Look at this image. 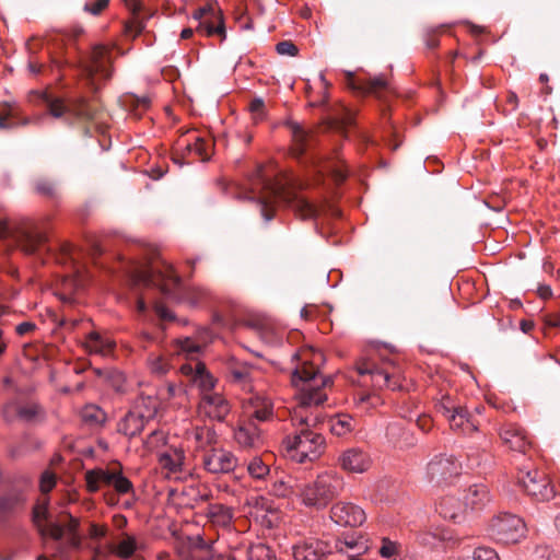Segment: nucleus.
Returning a JSON list of instances; mask_svg holds the SVG:
<instances>
[{
  "mask_svg": "<svg viewBox=\"0 0 560 560\" xmlns=\"http://www.w3.org/2000/svg\"><path fill=\"white\" fill-rule=\"evenodd\" d=\"M292 385L298 388V404L291 411L293 425H301L299 432L283 440L285 455L295 463L313 462L324 452L325 439L322 434L310 430L317 418H311L307 409L327 400L326 387L331 383L327 376L319 374L318 365L323 361L319 351L312 348L299 350L292 358Z\"/></svg>",
  "mask_w": 560,
  "mask_h": 560,
  "instance_id": "nucleus-1",
  "label": "nucleus"
},
{
  "mask_svg": "<svg viewBox=\"0 0 560 560\" xmlns=\"http://www.w3.org/2000/svg\"><path fill=\"white\" fill-rule=\"evenodd\" d=\"M259 184L265 194L258 198V207L266 221H270L275 214V202L288 203L301 219H312L318 214V208L303 196L294 194L280 182H271L264 177L259 171Z\"/></svg>",
  "mask_w": 560,
  "mask_h": 560,
  "instance_id": "nucleus-2",
  "label": "nucleus"
},
{
  "mask_svg": "<svg viewBox=\"0 0 560 560\" xmlns=\"http://www.w3.org/2000/svg\"><path fill=\"white\" fill-rule=\"evenodd\" d=\"M243 410L247 417V422L238 425L234 432V439L244 448L258 447L261 445L262 439L259 429L252 420L267 421L271 419L273 404L266 395L254 394L244 401Z\"/></svg>",
  "mask_w": 560,
  "mask_h": 560,
  "instance_id": "nucleus-3",
  "label": "nucleus"
},
{
  "mask_svg": "<svg viewBox=\"0 0 560 560\" xmlns=\"http://www.w3.org/2000/svg\"><path fill=\"white\" fill-rule=\"evenodd\" d=\"M343 486V478L337 471L326 470L314 480L296 486V493L305 506L319 511L341 493Z\"/></svg>",
  "mask_w": 560,
  "mask_h": 560,
  "instance_id": "nucleus-4",
  "label": "nucleus"
},
{
  "mask_svg": "<svg viewBox=\"0 0 560 560\" xmlns=\"http://www.w3.org/2000/svg\"><path fill=\"white\" fill-rule=\"evenodd\" d=\"M202 347L201 343L189 337L174 341V354L183 355L188 360L187 363L182 364L179 371L199 389L200 397L203 394L215 392L217 384V380L208 372L206 365L198 360Z\"/></svg>",
  "mask_w": 560,
  "mask_h": 560,
  "instance_id": "nucleus-5",
  "label": "nucleus"
},
{
  "mask_svg": "<svg viewBox=\"0 0 560 560\" xmlns=\"http://www.w3.org/2000/svg\"><path fill=\"white\" fill-rule=\"evenodd\" d=\"M357 370L364 385L371 384L376 389L404 388L400 369L389 359L381 362L374 358L362 359L357 363Z\"/></svg>",
  "mask_w": 560,
  "mask_h": 560,
  "instance_id": "nucleus-6",
  "label": "nucleus"
},
{
  "mask_svg": "<svg viewBox=\"0 0 560 560\" xmlns=\"http://www.w3.org/2000/svg\"><path fill=\"white\" fill-rule=\"evenodd\" d=\"M178 282L179 277L174 271L173 266L165 261L153 265L150 269L137 270L132 276L135 285H155L164 293H170Z\"/></svg>",
  "mask_w": 560,
  "mask_h": 560,
  "instance_id": "nucleus-7",
  "label": "nucleus"
},
{
  "mask_svg": "<svg viewBox=\"0 0 560 560\" xmlns=\"http://www.w3.org/2000/svg\"><path fill=\"white\" fill-rule=\"evenodd\" d=\"M112 49L104 45L93 47L89 61L82 65V74L88 84L97 89L101 80H107L112 74Z\"/></svg>",
  "mask_w": 560,
  "mask_h": 560,
  "instance_id": "nucleus-8",
  "label": "nucleus"
},
{
  "mask_svg": "<svg viewBox=\"0 0 560 560\" xmlns=\"http://www.w3.org/2000/svg\"><path fill=\"white\" fill-rule=\"evenodd\" d=\"M490 535L504 545L517 544L525 538L526 525L517 515L502 514L492 520Z\"/></svg>",
  "mask_w": 560,
  "mask_h": 560,
  "instance_id": "nucleus-9",
  "label": "nucleus"
},
{
  "mask_svg": "<svg viewBox=\"0 0 560 560\" xmlns=\"http://www.w3.org/2000/svg\"><path fill=\"white\" fill-rule=\"evenodd\" d=\"M517 482L528 495L537 500L548 501L555 495V489L548 476L536 468L527 466L520 468Z\"/></svg>",
  "mask_w": 560,
  "mask_h": 560,
  "instance_id": "nucleus-10",
  "label": "nucleus"
},
{
  "mask_svg": "<svg viewBox=\"0 0 560 560\" xmlns=\"http://www.w3.org/2000/svg\"><path fill=\"white\" fill-rule=\"evenodd\" d=\"M39 96L45 102L49 114L55 118H60L66 113H72L74 116L83 119H93L96 116L95 109L83 97H78L67 106L61 98L52 97L47 92H42Z\"/></svg>",
  "mask_w": 560,
  "mask_h": 560,
  "instance_id": "nucleus-11",
  "label": "nucleus"
},
{
  "mask_svg": "<svg viewBox=\"0 0 560 560\" xmlns=\"http://www.w3.org/2000/svg\"><path fill=\"white\" fill-rule=\"evenodd\" d=\"M198 21L196 32L206 36L219 35L221 39L225 38V26L222 11L213 4L199 8L192 14Z\"/></svg>",
  "mask_w": 560,
  "mask_h": 560,
  "instance_id": "nucleus-12",
  "label": "nucleus"
},
{
  "mask_svg": "<svg viewBox=\"0 0 560 560\" xmlns=\"http://www.w3.org/2000/svg\"><path fill=\"white\" fill-rule=\"evenodd\" d=\"M201 465L211 475L229 474L236 468L237 458L231 451L213 446L202 454Z\"/></svg>",
  "mask_w": 560,
  "mask_h": 560,
  "instance_id": "nucleus-13",
  "label": "nucleus"
},
{
  "mask_svg": "<svg viewBox=\"0 0 560 560\" xmlns=\"http://www.w3.org/2000/svg\"><path fill=\"white\" fill-rule=\"evenodd\" d=\"M158 460L161 469L170 479L185 480L189 475L186 468L185 452L182 447L171 445L164 451H161Z\"/></svg>",
  "mask_w": 560,
  "mask_h": 560,
  "instance_id": "nucleus-14",
  "label": "nucleus"
},
{
  "mask_svg": "<svg viewBox=\"0 0 560 560\" xmlns=\"http://www.w3.org/2000/svg\"><path fill=\"white\" fill-rule=\"evenodd\" d=\"M231 404L220 392L203 394L198 402V416L213 421H223L231 412Z\"/></svg>",
  "mask_w": 560,
  "mask_h": 560,
  "instance_id": "nucleus-15",
  "label": "nucleus"
},
{
  "mask_svg": "<svg viewBox=\"0 0 560 560\" xmlns=\"http://www.w3.org/2000/svg\"><path fill=\"white\" fill-rule=\"evenodd\" d=\"M250 516L266 528H273L281 522V512L267 498L255 497L249 501Z\"/></svg>",
  "mask_w": 560,
  "mask_h": 560,
  "instance_id": "nucleus-16",
  "label": "nucleus"
},
{
  "mask_svg": "<svg viewBox=\"0 0 560 560\" xmlns=\"http://www.w3.org/2000/svg\"><path fill=\"white\" fill-rule=\"evenodd\" d=\"M330 518L340 526L358 527L365 522L364 511L348 502H337L330 509Z\"/></svg>",
  "mask_w": 560,
  "mask_h": 560,
  "instance_id": "nucleus-17",
  "label": "nucleus"
},
{
  "mask_svg": "<svg viewBox=\"0 0 560 560\" xmlns=\"http://www.w3.org/2000/svg\"><path fill=\"white\" fill-rule=\"evenodd\" d=\"M347 85L359 94L373 95L377 98H382L390 92L389 83L384 75L355 81L353 75L349 73Z\"/></svg>",
  "mask_w": 560,
  "mask_h": 560,
  "instance_id": "nucleus-18",
  "label": "nucleus"
},
{
  "mask_svg": "<svg viewBox=\"0 0 560 560\" xmlns=\"http://www.w3.org/2000/svg\"><path fill=\"white\" fill-rule=\"evenodd\" d=\"M338 462L340 467L350 474H363L372 466V458L369 453L358 447L342 452Z\"/></svg>",
  "mask_w": 560,
  "mask_h": 560,
  "instance_id": "nucleus-19",
  "label": "nucleus"
},
{
  "mask_svg": "<svg viewBox=\"0 0 560 560\" xmlns=\"http://www.w3.org/2000/svg\"><path fill=\"white\" fill-rule=\"evenodd\" d=\"M48 501L44 500L43 502H38L33 511V521L40 535L49 536L55 540L61 539L63 537V528L55 521H49L47 524H44V521H48Z\"/></svg>",
  "mask_w": 560,
  "mask_h": 560,
  "instance_id": "nucleus-20",
  "label": "nucleus"
},
{
  "mask_svg": "<svg viewBox=\"0 0 560 560\" xmlns=\"http://www.w3.org/2000/svg\"><path fill=\"white\" fill-rule=\"evenodd\" d=\"M500 436L502 442L512 451L526 453L530 447V441L528 440L526 432L516 424H504L500 430Z\"/></svg>",
  "mask_w": 560,
  "mask_h": 560,
  "instance_id": "nucleus-21",
  "label": "nucleus"
},
{
  "mask_svg": "<svg viewBox=\"0 0 560 560\" xmlns=\"http://www.w3.org/2000/svg\"><path fill=\"white\" fill-rule=\"evenodd\" d=\"M328 547L317 539H307L293 547V557L295 560H323L328 553Z\"/></svg>",
  "mask_w": 560,
  "mask_h": 560,
  "instance_id": "nucleus-22",
  "label": "nucleus"
},
{
  "mask_svg": "<svg viewBox=\"0 0 560 560\" xmlns=\"http://www.w3.org/2000/svg\"><path fill=\"white\" fill-rule=\"evenodd\" d=\"M450 427L454 431L463 434H471L478 430L479 422L476 417L468 412L465 407H459L457 411L450 415L447 419Z\"/></svg>",
  "mask_w": 560,
  "mask_h": 560,
  "instance_id": "nucleus-23",
  "label": "nucleus"
},
{
  "mask_svg": "<svg viewBox=\"0 0 560 560\" xmlns=\"http://www.w3.org/2000/svg\"><path fill=\"white\" fill-rule=\"evenodd\" d=\"M186 440L191 443L196 450H202L205 453L217 443V434L210 427H195L186 432Z\"/></svg>",
  "mask_w": 560,
  "mask_h": 560,
  "instance_id": "nucleus-24",
  "label": "nucleus"
},
{
  "mask_svg": "<svg viewBox=\"0 0 560 560\" xmlns=\"http://www.w3.org/2000/svg\"><path fill=\"white\" fill-rule=\"evenodd\" d=\"M126 7L131 11V19L125 24V33L131 38H136L144 30V20L140 15L141 4L139 0H122Z\"/></svg>",
  "mask_w": 560,
  "mask_h": 560,
  "instance_id": "nucleus-25",
  "label": "nucleus"
},
{
  "mask_svg": "<svg viewBox=\"0 0 560 560\" xmlns=\"http://www.w3.org/2000/svg\"><path fill=\"white\" fill-rule=\"evenodd\" d=\"M115 342L97 331L90 332L84 341V348L90 353L107 355L114 349Z\"/></svg>",
  "mask_w": 560,
  "mask_h": 560,
  "instance_id": "nucleus-26",
  "label": "nucleus"
},
{
  "mask_svg": "<svg viewBox=\"0 0 560 560\" xmlns=\"http://www.w3.org/2000/svg\"><path fill=\"white\" fill-rule=\"evenodd\" d=\"M147 421H144L141 416H139L136 411H130L118 422V431L126 436L132 438L139 434Z\"/></svg>",
  "mask_w": 560,
  "mask_h": 560,
  "instance_id": "nucleus-27",
  "label": "nucleus"
},
{
  "mask_svg": "<svg viewBox=\"0 0 560 560\" xmlns=\"http://www.w3.org/2000/svg\"><path fill=\"white\" fill-rule=\"evenodd\" d=\"M209 521L220 527H228L233 518V510L220 503L210 504L207 509Z\"/></svg>",
  "mask_w": 560,
  "mask_h": 560,
  "instance_id": "nucleus-28",
  "label": "nucleus"
},
{
  "mask_svg": "<svg viewBox=\"0 0 560 560\" xmlns=\"http://www.w3.org/2000/svg\"><path fill=\"white\" fill-rule=\"evenodd\" d=\"M231 377L235 383H238L243 389L248 390L250 396L259 394L254 392L255 370L252 366H235L231 370Z\"/></svg>",
  "mask_w": 560,
  "mask_h": 560,
  "instance_id": "nucleus-29",
  "label": "nucleus"
},
{
  "mask_svg": "<svg viewBox=\"0 0 560 560\" xmlns=\"http://www.w3.org/2000/svg\"><path fill=\"white\" fill-rule=\"evenodd\" d=\"M451 539V533L442 527L429 528L418 534L419 542L430 547H435L438 542L448 541Z\"/></svg>",
  "mask_w": 560,
  "mask_h": 560,
  "instance_id": "nucleus-30",
  "label": "nucleus"
},
{
  "mask_svg": "<svg viewBox=\"0 0 560 560\" xmlns=\"http://www.w3.org/2000/svg\"><path fill=\"white\" fill-rule=\"evenodd\" d=\"M144 421L152 419L158 410V401L151 396H140L136 399L132 408Z\"/></svg>",
  "mask_w": 560,
  "mask_h": 560,
  "instance_id": "nucleus-31",
  "label": "nucleus"
},
{
  "mask_svg": "<svg viewBox=\"0 0 560 560\" xmlns=\"http://www.w3.org/2000/svg\"><path fill=\"white\" fill-rule=\"evenodd\" d=\"M354 429V420L349 415H337L329 419V430L336 436H346Z\"/></svg>",
  "mask_w": 560,
  "mask_h": 560,
  "instance_id": "nucleus-32",
  "label": "nucleus"
},
{
  "mask_svg": "<svg viewBox=\"0 0 560 560\" xmlns=\"http://www.w3.org/2000/svg\"><path fill=\"white\" fill-rule=\"evenodd\" d=\"M466 504L472 509L483 506L490 501V494L487 486L474 485L468 488L465 494Z\"/></svg>",
  "mask_w": 560,
  "mask_h": 560,
  "instance_id": "nucleus-33",
  "label": "nucleus"
},
{
  "mask_svg": "<svg viewBox=\"0 0 560 560\" xmlns=\"http://www.w3.org/2000/svg\"><path fill=\"white\" fill-rule=\"evenodd\" d=\"M440 515L446 520H456L463 513V505L454 497H445L438 504Z\"/></svg>",
  "mask_w": 560,
  "mask_h": 560,
  "instance_id": "nucleus-34",
  "label": "nucleus"
},
{
  "mask_svg": "<svg viewBox=\"0 0 560 560\" xmlns=\"http://www.w3.org/2000/svg\"><path fill=\"white\" fill-rule=\"evenodd\" d=\"M289 128L292 133L294 154L301 155L305 151L311 135L295 122H291Z\"/></svg>",
  "mask_w": 560,
  "mask_h": 560,
  "instance_id": "nucleus-35",
  "label": "nucleus"
},
{
  "mask_svg": "<svg viewBox=\"0 0 560 560\" xmlns=\"http://www.w3.org/2000/svg\"><path fill=\"white\" fill-rule=\"evenodd\" d=\"M210 148H211V141L206 140L201 137H195V140L192 143L187 142L184 144V149L188 153H194L197 155L200 161H207L210 159Z\"/></svg>",
  "mask_w": 560,
  "mask_h": 560,
  "instance_id": "nucleus-36",
  "label": "nucleus"
},
{
  "mask_svg": "<svg viewBox=\"0 0 560 560\" xmlns=\"http://www.w3.org/2000/svg\"><path fill=\"white\" fill-rule=\"evenodd\" d=\"M143 446L148 452H156L160 455L161 451L171 445H167V438L163 431H153L144 441Z\"/></svg>",
  "mask_w": 560,
  "mask_h": 560,
  "instance_id": "nucleus-37",
  "label": "nucleus"
},
{
  "mask_svg": "<svg viewBox=\"0 0 560 560\" xmlns=\"http://www.w3.org/2000/svg\"><path fill=\"white\" fill-rule=\"evenodd\" d=\"M82 420L91 425H100L105 422V412L96 405H86L81 412Z\"/></svg>",
  "mask_w": 560,
  "mask_h": 560,
  "instance_id": "nucleus-38",
  "label": "nucleus"
},
{
  "mask_svg": "<svg viewBox=\"0 0 560 560\" xmlns=\"http://www.w3.org/2000/svg\"><path fill=\"white\" fill-rule=\"evenodd\" d=\"M45 243V236L40 233H25L21 241V248L26 254L36 253Z\"/></svg>",
  "mask_w": 560,
  "mask_h": 560,
  "instance_id": "nucleus-39",
  "label": "nucleus"
},
{
  "mask_svg": "<svg viewBox=\"0 0 560 560\" xmlns=\"http://www.w3.org/2000/svg\"><path fill=\"white\" fill-rule=\"evenodd\" d=\"M247 471L253 479L264 480L270 475L269 465L261 458L254 457L247 465Z\"/></svg>",
  "mask_w": 560,
  "mask_h": 560,
  "instance_id": "nucleus-40",
  "label": "nucleus"
},
{
  "mask_svg": "<svg viewBox=\"0 0 560 560\" xmlns=\"http://www.w3.org/2000/svg\"><path fill=\"white\" fill-rule=\"evenodd\" d=\"M296 486L298 485L292 483L291 477H287V478L281 477L273 481L270 491L272 494H275L277 497L285 498V497L290 495L291 493H293V489H294V487L296 488Z\"/></svg>",
  "mask_w": 560,
  "mask_h": 560,
  "instance_id": "nucleus-41",
  "label": "nucleus"
},
{
  "mask_svg": "<svg viewBox=\"0 0 560 560\" xmlns=\"http://www.w3.org/2000/svg\"><path fill=\"white\" fill-rule=\"evenodd\" d=\"M248 560H276L273 552L264 544H257L249 547L247 551Z\"/></svg>",
  "mask_w": 560,
  "mask_h": 560,
  "instance_id": "nucleus-42",
  "label": "nucleus"
},
{
  "mask_svg": "<svg viewBox=\"0 0 560 560\" xmlns=\"http://www.w3.org/2000/svg\"><path fill=\"white\" fill-rule=\"evenodd\" d=\"M148 366L152 374L162 376L170 370V363L164 357L152 354L148 359Z\"/></svg>",
  "mask_w": 560,
  "mask_h": 560,
  "instance_id": "nucleus-43",
  "label": "nucleus"
},
{
  "mask_svg": "<svg viewBox=\"0 0 560 560\" xmlns=\"http://www.w3.org/2000/svg\"><path fill=\"white\" fill-rule=\"evenodd\" d=\"M137 549L135 537L127 535L114 549V552L120 558H129Z\"/></svg>",
  "mask_w": 560,
  "mask_h": 560,
  "instance_id": "nucleus-44",
  "label": "nucleus"
},
{
  "mask_svg": "<svg viewBox=\"0 0 560 560\" xmlns=\"http://www.w3.org/2000/svg\"><path fill=\"white\" fill-rule=\"evenodd\" d=\"M459 407L460 406L457 405L450 396H443L442 399L436 404V410L446 419L450 418V415L457 411Z\"/></svg>",
  "mask_w": 560,
  "mask_h": 560,
  "instance_id": "nucleus-45",
  "label": "nucleus"
},
{
  "mask_svg": "<svg viewBox=\"0 0 560 560\" xmlns=\"http://www.w3.org/2000/svg\"><path fill=\"white\" fill-rule=\"evenodd\" d=\"M61 527L63 528V536L66 534H69L71 536H74L78 527H79V520L67 514L62 513L60 516V520L57 521Z\"/></svg>",
  "mask_w": 560,
  "mask_h": 560,
  "instance_id": "nucleus-46",
  "label": "nucleus"
},
{
  "mask_svg": "<svg viewBox=\"0 0 560 560\" xmlns=\"http://www.w3.org/2000/svg\"><path fill=\"white\" fill-rule=\"evenodd\" d=\"M19 412L18 420L31 421L34 419L39 411V408L35 404H21L20 407L15 408Z\"/></svg>",
  "mask_w": 560,
  "mask_h": 560,
  "instance_id": "nucleus-47",
  "label": "nucleus"
},
{
  "mask_svg": "<svg viewBox=\"0 0 560 560\" xmlns=\"http://www.w3.org/2000/svg\"><path fill=\"white\" fill-rule=\"evenodd\" d=\"M35 191L45 197H54L56 185L49 179L40 178L35 182Z\"/></svg>",
  "mask_w": 560,
  "mask_h": 560,
  "instance_id": "nucleus-48",
  "label": "nucleus"
},
{
  "mask_svg": "<svg viewBox=\"0 0 560 560\" xmlns=\"http://www.w3.org/2000/svg\"><path fill=\"white\" fill-rule=\"evenodd\" d=\"M474 560H500L498 552L490 547H477L472 553Z\"/></svg>",
  "mask_w": 560,
  "mask_h": 560,
  "instance_id": "nucleus-49",
  "label": "nucleus"
},
{
  "mask_svg": "<svg viewBox=\"0 0 560 560\" xmlns=\"http://www.w3.org/2000/svg\"><path fill=\"white\" fill-rule=\"evenodd\" d=\"M450 466V462L446 458H441L439 460H433L429 463L428 470L432 478L440 476L444 477L445 469Z\"/></svg>",
  "mask_w": 560,
  "mask_h": 560,
  "instance_id": "nucleus-50",
  "label": "nucleus"
},
{
  "mask_svg": "<svg viewBox=\"0 0 560 560\" xmlns=\"http://www.w3.org/2000/svg\"><path fill=\"white\" fill-rule=\"evenodd\" d=\"M56 485V475L49 470L42 474L39 480V490L42 493H48Z\"/></svg>",
  "mask_w": 560,
  "mask_h": 560,
  "instance_id": "nucleus-51",
  "label": "nucleus"
},
{
  "mask_svg": "<svg viewBox=\"0 0 560 560\" xmlns=\"http://www.w3.org/2000/svg\"><path fill=\"white\" fill-rule=\"evenodd\" d=\"M112 487L115 488V490L118 492V493H121V494H125V493H128L131 488H132V485L131 482L125 477L122 476L121 474H115V477H114V480L112 482Z\"/></svg>",
  "mask_w": 560,
  "mask_h": 560,
  "instance_id": "nucleus-52",
  "label": "nucleus"
},
{
  "mask_svg": "<svg viewBox=\"0 0 560 560\" xmlns=\"http://www.w3.org/2000/svg\"><path fill=\"white\" fill-rule=\"evenodd\" d=\"M398 552V545L395 541L389 540L388 538H383L382 546L380 548V555L383 558L390 559Z\"/></svg>",
  "mask_w": 560,
  "mask_h": 560,
  "instance_id": "nucleus-53",
  "label": "nucleus"
},
{
  "mask_svg": "<svg viewBox=\"0 0 560 560\" xmlns=\"http://www.w3.org/2000/svg\"><path fill=\"white\" fill-rule=\"evenodd\" d=\"M249 112L252 113L253 119L255 121H259L264 118L265 115V104L264 101L259 97L254 98L249 104Z\"/></svg>",
  "mask_w": 560,
  "mask_h": 560,
  "instance_id": "nucleus-54",
  "label": "nucleus"
},
{
  "mask_svg": "<svg viewBox=\"0 0 560 560\" xmlns=\"http://www.w3.org/2000/svg\"><path fill=\"white\" fill-rule=\"evenodd\" d=\"M279 55L294 57L299 52V48L291 40H283L276 45Z\"/></svg>",
  "mask_w": 560,
  "mask_h": 560,
  "instance_id": "nucleus-55",
  "label": "nucleus"
},
{
  "mask_svg": "<svg viewBox=\"0 0 560 560\" xmlns=\"http://www.w3.org/2000/svg\"><path fill=\"white\" fill-rule=\"evenodd\" d=\"M86 488L90 492H96L101 489V478L97 477L95 470H90L85 474Z\"/></svg>",
  "mask_w": 560,
  "mask_h": 560,
  "instance_id": "nucleus-56",
  "label": "nucleus"
},
{
  "mask_svg": "<svg viewBox=\"0 0 560 560\" xmlns=\"http://www.w3.org/2000/svg\"><path fill=\"white\" fill-rule=\"evenodd\" d=\"M109 3V0H91L84 5V10L93 15L100 14Z\"/></svg>",
  "mask_w": 560,
  "mask_h": 560,
  "instance_id": "nucleus-57",
  "label": "nucleus"
},
{
  "mask_svg": "<svg viewBox=\"0 0 560 560\" xmlns=\"http://www.w3.org/2000/svg\"><path fill=\"white\" fill-rule=\"evenodd\" d=\"M20 405H21L20 402L12 401V402L7 404L3 407L2 412H3V417H4L5 421L12 422V421L18 420L19 412L15 408L20 407Z\"/></svg>",
  "mask_w": 560,
  "mask_h": 560,
  "instance_id": "nucleus-58",
  "label": "nucleus"
},
{
  "mask_svg": "<svg viewBox=\"0 0 560 560\" xmlns=\"http://www.w3.org/2000/svg\"><path fill=\"white\" fill-rule=\"evenodd\" d=\"M319 82H320V89L323 90V96L318 101H311V106H319L326 103L327 101V89H328V82L323 73L319 74Z\"/></svg>",
  "mask_w": 560,
  "mask_h": 560,
  "instance_id": "nucleus-59",
  "label": "nucleus"
},
{
  "mask_svg": "<svg viewBox=\"0 0 560 560\" xmlns=\"http://www.w3.org/2000/svg\"><path fill=\"white\" fill-rule=\"evenodd\" d=\"M15 112V107L10 104H1L0 105V127H7L8 125L4 122L8 116H13Z\"/></svg>",
  "mask_w": 560,
  "mask_h": 560,
  "instance_id": "nucleus-60",
  "label": "nucleus"
},
{
  "mask_svg": "<svg viewBox=\"0 0 560 560\" xmlns=\"http://www.w3.org/2000/svg\"><path fill=\"white\" fill-rule=\"evenodd\" d=\"M97 477L101 478L102 486H112L116 472H109L103 469H96Z\"/></svg>",
  "mask_w": 560,
  "mask_h": 560,
  "instance_id": "nucleus-61",
  "label": "nucleus"
},
{
  "mask_svg": "<svg viewBox=\"0 0 560 560\" xmlns=\"http://www.w3.org/2000/svg\"><path fill=\"white\" fill-rule=\"evenodd\" d=\"M417 425L423 432H428L431 429V427H432V420L427 415L418 416V418H417Z\"/></svg>",
  "mask_w": 560,
  "mask_h": 560,
  "instance_id": "nucleus-62",
  "label": "nucleus"
},
{
  "mask_svg": "<svg viewBox=\"0 0 560 560\" xmlns=\"http://www.w3.org/2000/svg\"><path fill=\"white\" fill-rule=\"evenodd\" d=\"M65 287L66 288L69 287L71 289H73V290H78L79 288L82 287V282H81V279H80L79 271H77L74 277L65 279Z\"/></svg>",
  "mask_w": 560,
  "mask_h": 560,
  "instance_id": "nucleus-63",
  "label": "nucleus"
},
{
  "mask_svg": "<svg viewBox=\"0 0 560 560\" xmlns=\"http://www.w3.org/2000/svg\"><path fill=\"white\" fill-rule=\"evenodd\" d=\"M106 535V527L92 524L90 528V536L95 539H100Z\"/></svg>",
  "mask_w": 560,
  "mask_h": 560,
  "instance_id": "nucleus-64",
  "label": "nucleus"
}]
</instances>
